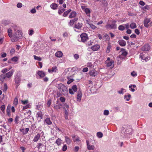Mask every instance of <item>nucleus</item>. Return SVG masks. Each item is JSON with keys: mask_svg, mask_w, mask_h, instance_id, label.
<instances>
[{"mask_svg": "<svg viewBox=\"0 0 152 152\" xmlns=\"http://www.w3.org/2000/svg\"><path fill=\"white\" fill-rule=\"evenodd\" d=\"M58 88L64 95H67L68 94V90L66 86L64 84L62 83L58 84Z\"/></svg>", "mask_w": 152, "mask_h": 152, "instance_id": "obj_1", "label": "nucleus"}, {"mask_svg": "<svg viewBox=\"0 0 152 152\" xmlns=\"http://www.w3.org/2000/svg\"><path fill=\"white\" fill-rule=\"evenodd\" d=\"M14 37V41H16L18 39H21L22 37V33L20 31L18 30L13 35Z\"/></svg>", "mask_w": 152, "mask_h": 152, "instance_id": "obj_2", "label": "nucleus"}, {"mask_svg": "<svg viewBox=\"0 0 152 152\" xmlns=\"http://www.w3.org/2000/svg\"><path fill=\"white\" fill-rule=\"evenodd\" d=\"M8 137L7 134L1 135L0 134V143L2 144H4L8 140Z\"/></svg>", "mask_w": 152, "mask_h": 152, "instance_id": "obj_3", "label": "nucleus"}, {"mask_svg": "<svg viewBox=\"0 0 152 152\" xmlns=\"http://www.w3.org/2000/svg\"><path fill=\"white\" fill-rule=\"evenodd\" d=\"M82 42H85L88 39L87 35L85 33H82L80 35Z\"/></svg>", "mask_w": 152, "mask_h": 152, "instance_id": "obj_4", "label": "nucleus"}, {"mask_svg": "<svg viewBox=\"0 0 152 152\" xmlns=\"http://www.w3.org/2000/svg\"><path fill=\"white\" fill-rule=\"evenodd\" d=\"M21 81V79H20V76H18V75H17L15 77V83L18 84L17 85V88L18 87V86L19 85V84L20 82Z\"/></svg>", "mask_w": 152, "mask_h": 152, "instance_id": "obj_5", "label": "nucleus"}, {"mask_svg": "<svg viewBox=\"0 0 152 152\" xmlns=\"http://www.w3.org/2000/svg\"><path fill=\"white\" fill-rule=\"evenodd\" d=\"M89 74L91 76L95 77L98 74V72L95 69H93L89 71Z\"/></svg>", "mask_w": 152, "mask_h": 152, "instance_id": "obj_6", "label": "nucleus"}, {"mask_svg": "<svg viewBox=\"0 0 152 152\" xmlns=\"http://www.w3.org/2000/svg\"><path fill=\"white\" fill-rule=\"evenodd\" d=\"M87 144V148L89 150H93L95 148V147L93 145H90L89 144V142L88 140H86Z\"/></svg>", "mask_w": 152, "mask_h": 152, "instance_id": "obj_7", "label": "nucleus"}, {"mask_svg": "<svg viewBox=\"0 0 152 152\" xmlns=\"http://www.w3.org/2000/svg\"><path fill=\"white\" fill-rule=\"evenodd\" d=\"M14 72V70L13 69H12L10 71L5 74L6 78H9L11 77Z\"/></svg>", "mask_w": 152, "mask_h": 152, "instance_id": "obj_8", "label": "nucleus"}, {"mask_svg": "<svg viewBox=\"0 0 152 152\" xmlns=\"http://www.w3.org/2000/svg\"><path fill=\"white\" fill-rule=\"evenodd\" d=\"M106 28H107L115 29L116 28V25L114 23L111 24H108L106 26Z\"/></svg>", "mask_w": 152, "mask_h": 152, "instance_id": "obj_9", "label": "nucleus"}, {"mask_svg": "<svg viewBox=\"0 0 152 152\" xmlns=\"http://www.w3.org/2000/svg\"><path fill=\"white\" fill-rule=\"evenodd\" d=\"M151 20L150 19L146 18L144 20V26L148 28L149 27V25L148 23L150 22Z\"/></svg>", "mask_w": 152, "mask_h": 152, "instance_id": "obj_10", "label": "nucleus"}, {"mask_svg": "<svg viewBox=\"0 0 152 152\" xmlns=\"http://www.w3.org/2000/svg\"><path fill=\"white\" fill-rule=\"evenodd\" d=\"M63 141L59 138H58L57 139L55 143L57 144V145L58 146H61V144L63 143Z\"/></svg>", "mask_w": 152, "mask_h": 152, "instance_id": "obj_11", "label": "nucleus"}, {"mask_svg": "<svg viewBox=\"0 0 152 152\" xmlns=\"http://www.w3.org/2000/svg\"><path fill=\"white\" fill-rule=\"evenodd\" d=\"M29 130V129L28 128H27L24 129H20V132H22L23 135H25L27 134Z\"/></svg>", "mask_w": 152, "mask_h": 152, "instance_id": "obj_12", "label": "nucleus"}, {"mask_svg": "<svg viewBox=\"0 0 152 152\" xmlns=\"http://www.w3.org/2000/svg\"><path fill=\"white\" fill-rule=\"evenodd\" d=\"M40 137V135L38 133L34 137L33 141L34 142H37L39 140Z\"/></svg>", "mask_w": 152, "mask_h": 152, "instance_id": "obj_13", "label": "nucleus"}, {"mask_svg": "<svg viewBox=\"0 0 152 152\" xmlns=\"http://www.w3.org/2000/svg\"><path fill=\"white\" fill-rule=\"evenodd\" d=\"M63 55V53L61 51H58L55 54V56L58 58H61Z\"/></svg>", "mask_w": 152, "mask_h": 152, "instance_id": "obj_14", "label": "nucleus"}, {"mask_svg": "<svg viewBox=\"0 0 152 152\" xmlns=\"http://www.w3.org/2000/svg\"><path fill=\"white\" fill-rule=\"evenodd\" d=\"M100 48V46L98 45H96L91 47V49L94 51L98 50Z\"/></svg>", "mask_w": 152, "mask_h": 152, "instance_id": "obj_15", "label": "nucleus"}, {"mask_svg": "<svg viewBox=\"0 0 152 152\" xmlns=\"http://www.w3.org/2000/svg\"><path fill=\"white\" fill-rule=\"evenodd\" d=\"M105 62L107 64V66H112L114 65V62L113 60H111L110 61L108 62V61H106Z\"/></svg>", "mask_w": 152, "mask_h": 152, "instance_id": "obj_16", "label": "nucleus"}, {"mask_svg": "<svg viewBox=\"0 0 152 152\" xmlns=\"http://www.w3.org/2000/svg\"><path fill=\"white\" fill-rule=\"evenodd\" d=\"M118 43L121 46H124L126 45V42L123 40H119L118 42Z\"/></svg>", "mask_w": 152, "mask_h": 152, "instance_id": "obj_17", "label": "nucleus"}, {"mask_svg": "<svg viewBox=\"0 0 152 152\" xmlns=\"http://www.w3.org/2000/svg\"><path fill=\"white\" fill-rule=\"evenodd\" d=\"M65 142L67 144H70L72 141V140L67 136H65Z\"/></svg>", "mask_w": 152, "mask_h": 152, "instance_id": "obj_18", "label": "nucleus"}, {"mask_svg": "<svg viewBox=\"0 0 152 152\" xmlns=\"http://www.w3.org/2000/svg\"><path fill=\"white\" fill-rule=\"evenodd\" d=\"M82 94L80 91L78 92L77 99V101H80L81 99Z\"/></svg>", "mask_w": 152, "mask_h": 152, "instance_id": "obj_19", "label": "nucleus"}, {"mask_svg": "<svg viewBox=\"0 0 152 152\" xmlns=\"http://www.w3.org/2000/svg\"><path fill=\"white\" fill-rule=\"evenodd\" d=\"M57 67H52L51 69H48V72L50 73L56 72L57 70Z\"/></svg>", "mask_w": 152, "mask_h": 152, "instance_id": "obj_20", "label": "nucleus"}, {"mask_svg": "<svg viewBox=\"0 0 152 152\" xmlns=\"http://www.w3.org/2000/svg\"><path fill=\"white\" fill-rule=\"evenodd\" d=\"M150 49V47L148 45H145L142 48V50L145 51H148Z\"/></svg>", "mask_w": 152, "mask_h": 152, "instance_id": "obj_21", "label": "nucleus"}, {"mask_svg": "<svg viewBox=\"0 0 152 152\" xmlns=\"http://www.w3.org/2000/svg\"><path fill=\"white\" fill-rule=\"evenodd\" d=\"M77 13L75 11H73L70 14L69 17L70 18H72L75 17Z\"/></svg>", "mask_w": 152, "mask_h": 152, "instance_id": "obj_22", "label": "nucleus"}, {"mask_svg": "<svg viewBox=\"0 0 152 152\" xmlns=\"http://www.w3.org/2000/svg\"><path fill=\"white\" fill-rule=\"evenodd\" d=\"M37 117L41 119H42L43 118V115L42 112L39 111L37 113Z\"/></svg>", "mask_w": 152, "mask_h": 152, "instance_id": "obj_23", "label": "nucleus"}, {"mask_svg": "<svg viewBox=\"0 0 152 152\" xmlns=\"http://www.w3.org/2000/svg\"><path fill=\"white\" fill-rule=\"evenodd\" d=\"M84 12L88 16H90L91 13V10L90 9L86 8L85 9Z\"/></svg>", "mask_w": 152, "mask_h": 152, "instance_id": "obj_24", "label": "nucleus"}, {"mask_svg": "<svg viewBox=\"0 0 152 152\" xmlns=\"http://www.w3.org/2000/svg\"><path fill=\"white\" fill-rule=\"evenodd\" d=\"M78 20V19L77 18H74L73 20H70L69 24L70 25V26H72L73 25L74 22L77 21Z\"/></svg>", "mask_w": 152, "mask_h": 152, "instance_id": "obj_25", "label": "nucleus"}, {"mask_svg": "<svg viewBox=\"0 0 152 152\" xmlns=\"http://www.w3.org/2000/svg\"><path fill=\"white\" fill-rule=\"evenodd\" d=\"M37 73L38 75L41 77H43L45 75V74L44 72L41 71L38 72Z\"/></svg>", "mask_w": 152, "mask_h": 152, "instance_id": "obj_26", "label": "nucleus"}, {"mask_svg": "<svg viewBox=\"0 0 152 152\" xmlns=\"http://www.w3.org/2000/svg\"><path fill=\"white\" fill-rule=\"evenodd\" d=\"M6 77L5 74H1L0 75V80L1 82H3L4 80L6 78Z\"/></svg>", "mask_w": 152, "mask_h": 152, "instance_id": "obj_27", "label": "nucleus"}, {"mask_svg": "<svg viewBox=\"0 0 152 152\" xmlns=\"http://www.w3.org/2000/svg\"><path fill=\"white\" fill-rule=\"evenodd\" d=\"M82 27V23H77L75 25V27L78 29H80Z\"/></svg>", "mask_w": 152, "mask_h": 152, "instance_id": "obj_28", "label": "nucleus"}, {"mask_svg": "<svg viewBox=\"0 0 152 152\" xmlns=\"http://www.w3.org/2000/svg\"><path fill=\"white\" fill-rule=\"evenodd\" d=\"M45 122L48 125H50L52 124V122L49 118H47L45 120Z\"/></svg>", "mask_w": 152, "mask_h": 152, "instance_id": "obj_29", "label": "nucleus"}, {"mask_svg": "<svg viewBox=\"0 0 152 152\" xmlns=\"http://www.w3.org/2000/svg\"><path fill=\"white\" fill-rule=\"evenodd\" d=\"M51 7L53 9H56L57 7V5L55 3H53L50 5Z\"/></svg>", "mask_w": 152, "mask_h": 152, "instance_id": "obj_30", "label": "nucleus"}, {"mask_svg": "<svg viewBox=\"0 0 152 152\" xmlns=\"http://www.w3.org/2000/svg\"><path fill=\"white\" fill-rule=\"evenodd\" d=\"M101 4L104 6H105L107 5V2L105 0H99Z\"/></svg>", "mask_w": 152, "mask_h": 152, "instance_id": "obj_31", "label": "nucleus"}, {"mask_svg": "<svg viewBox=\"0 0 152 152\" xmlns=\"http://www.w3.org/2000/svg\"><path fill=\"white\" fill-rule=\"evenodd\" d=\"M18 99L16 97L15 98L13 101V104L15 106H16L18 104Z\"/></svg>", "mask_w": 152, "mask_h": 152, "instance_id": "obj_32", "label": "nucleus"}, {"mask_svg": "<svg viewBox=\"0 0 152 152\" xmlns=\"http://www.w3.org/2000/svg\"><path fill=\"white\" fill-rule=\"evenodd\" d=\"M146 56V54H145L143 53H141L140 54V58H141L142 60H144V59L145 58V57Z\"/></svg>", "mask_w": 152, "mask_h": 152, "instance_id": "obj_33", "label": "nucleus"}, {"mask_svg": "<svg viewBox=\"0 0 152 152\" xmlns=\"http://www.w3.org/2000/svg\"><path fill=\"white\" fill-rule=\"evenodd\" d=\"M71 11V10L69 9L68 10L65 12L63 14V16L64 17L66 16Z\"/></svg>", "mask_w": 152, "mask_h": 152, "instance_id": "obj_34", "label": "nucleus"}, {"mask_svg": "<svg viewBox=\"0 0 152 152\" xmlns=\"http://www.w3.org/2000/svg\"><path fill=\"white\" fill-rule=\"evenodd\" d=\"M8 34L9 37H11L12 36V30L10 29H9L8 30Z\"/></svg>", "mask_w": 152, "mask_h": 152, "instance_id": "obj_35", "label": "nucleus"}, {"mask_svg": "<svg viewBox=\"0 0 152 152\" xmlns=\"http://www.w3.org/2000/svg\"><path fill=\"white\" fill-rule=\"evenodd\" d=\"M130 27L132 29L136 27V24L134 23H132L130 24Z\"/></svg>", "mask_w": 152, "mask_h": 152, "instance_id": "obj_36", "label": "nucleus"}, {"mask_svg": "<svg viewBox=\"0 0 152 152\" xmlns=\"http://www.w3.org/2000/svg\"><path fill=\"white\" fill-rule=\"evenodd\" d=\"M130 97L131 95L130 94L124 96V98L127 101H128L130 100Z\"/></svg>", "mask_w": 152, "mask_h": 152, "instance_id": "obj_37", "label": "nucleus"}, {"mask_svg": "<svg viewBox=\"0 0 152 152\" xmlns=\"http://www.w3.org/2000/svg\"><path fill=\"white\" fill-rule=\"evenodd\" d=\"M118 28L120 30L123 31L125 29V27L123 25H121L119 26Z\"/></svg>", "mask_w": 152, "mask_h": 152, "instance_id": "obj_38", "label": "nucleus"}, {"mask_svg": "<svg viewBox=\"0 0 152 152\" xmlns=\"http://www.w3.org/2000/svg\"><path fill=\"white\" fill-rule=\"evenodd\" d=\"M97 135L98 137L101 138L102 137L103 134L102 132H99L97 133Z\"/></svg>", "mask_w": 152, "mask_h": 152, "instance_id": "obj_39", "label": "nucleus"}, {"mask_svg": "<svg viewBox=\"0 0 152 152\" xmlns=\"http://www.w3.org/2000/svg\"><path fill=\"white\" fill-rule=\"evenodd\" d=\"M71 89H72L74 91H76L77 89L76 86V85H74L72 86Z\"/></svg>", "mask_w": 152, "mask_h": 152, "instance_id": "obj_40", "label": "nucleus"}, {"mask_svg": "<svg viewBox=\"0 0 152 152\" xmlns=\"http://www.w3.org/2000/svg\"><path fill=\"white\" fill-rule=\"evenodd\" d=\"M65 10V9H64V8H61L58 11V13L61 15V13L64 12Z\"/></svg>", "mask_w": 152, "mask_h": 152, "instance_id": "obj_41", "label": "nucleus"}, {"mask_svg": "<svg viewBox=\"0 0 152 152\" xmlns=\"http://www.w3.org/2000/svg\"><path fill=\"white\" fill-rule=\"evenodd\" d=\"M34 59L40 61H41L42 60V58H41L37 56H34Z\"/></svg>", "mask_w": 152, "mask_h": 152, "instance_id": "obj_42", "label": "nucleus"}, {"mask_svg": "<svg viewBox=\"0 0 152 152\" xmlns=\"http://www.w3.org/2000/svg\"><path fill=\"white\" fill-rule=\"evenodd\" d=\"M67 147L66 145H64L62 148V151H65L67 149Z\"/></svg>", "mask_w": 152, "mask_h": 152, "instance_id": "obj_43", "label": "nucleus"}, {"mask_svg": "<svg viewBox=\"0 0 152 152\" xmlns=\"http://www.w3.org/2000/svg\"><path fill=\"white\" fill-rule=\"evenodd\" d=\"M150 7L148 5H146L145 6V7H144L142 8V9L143 10H148L149 9Z\"/></svg>", "mask_w": 152, "mask_h": 152, "instance_id": "obj_44", "label": "nucleus"}, {"mask_svg": "<svg viewBox=\"0 0 152 152\" xmlns=\"http://www.w3.org/2000/svg\"><path fill=\"white\" fill-rule=\"evenodd\" d=\"M18 58L16 56H15L11 59V60L13 61L16 62L17 61Z\"/></svg>", "mask_w": 152, "mask_h": 152, "instance_id": "obj_45", "label": "nucleus"}, {"mask_svg": "<svg viewBox=\"0 0 152 152\" xmlns=\"http://www.w3.org/2000/svg\"><path fill=\"white\" fill-rule=\"evenodd\" d=\"M110 48H111L110 45H109L107 48V51H106L107 53H108L110 52Z\"/></svg>", "mask_w": 152, "mask_h": 152, "instance_id": "obj_46", "label": "nucleus"}, {"mask_svg": "<svg viewBox=\"0 0 152 152\" xmlns=\"http://www.w3.org/2000/svg\"><path fill=\"white\" fill-rule=\"evenodd\" d=\"M104 114L105 115H107L109 114V112L107 110H105L104 111Z\"/></svg>", "mask_w": 152, "mask_h": 152, "instance_id": "obj_47", "label": "nucleus"}, {"mask_svg": "<svg viewBox=\"0 0 152 152\" xmlns=\"http://www.w3.org/2000/svg\"><path fill=\"white\" fill-rule=\"evenodd\" d=\"M29 105H30L29 104H28L26 105V106L23 107V110H24L26 109H27L28 108H29Z\"/></svg>", "mask_w": 152, "mask_h": 152, "instance_id": "obj_48", "label": "nucleus"}, {"mask_svg": "<svg viewBox=\"0 0 152 152\" xmlns=\"http://www.w3.org/2000/svg\"><path fill=\"white\" fill-rule=\"evenodd\" d=\"M61 105L62 106H63L64 105V107H65L66 108L68 109L69 108V105L66 103H64L62 104Z\"/></svg>", "mask_w": 152, "mask_h": 152, "instance_id": "obj_49", "label": "nucleus"}, {"mask_svg": "<svg viewBox=\"0 0 152 152\" xmlns=\"http://www.w3.org/2000/svg\"><path fill=\"white\" fill-rule=\"evenodd\" d=\"M54 109L57 110L60 109V107L59 105H54Z\"/></svg>", "mask_w": 152, "mask_h": 152, "instance_id": "obj_50", "label": "nucleus"}, {"mask_svg": "<svg viewBox=\"0 0 152 152\" xmlns=\"http://www.w3.org/2000/svg\"><path fill=\"white\" fill-rule=\"evenodd\" d=\"M104 37L107 40H109L110 39V37L107 34H105L104 36Z\"/></svg>", "mask_w": 152, "mask_h": 152, "instance_id": "obj_51", "label": "nucleus"}, {"mask_svg": "<svg viewBox=\"0 0 152 152\" xmlns=\"http://www.w3.org/2000/svg\"><path fill=\"white\" fill-rule=\"evenodd\" d=\"M1 54L2 58H4L7 56V54L5 53H1Z\"/></svg>", "mask_w": 152, "mask_h": 152, "instance_id": "obj_52", "label": "nucleus"}, {"mask_svg": "<svg viewBox=\"0 0 152 152\" xmlns=\"http://www.w3.org/2000/svg\"><path fill=\"white\" fill-rule=\"evenodd\" d=\"M11 69V68H10L9 70H8L7 68H5L4 69L2 70L1 72L3 73H5L7 71L10 70Z\"/></svg>", "mask_w": 152, "mask_h": 152, "instance_id": "obj_53", "label": "nucleus"}, {"mask_svg": "<svg viewBox=\"0 0 152 152\" xmlns=\"http://www.w3.org/2000/svg\"><path fill=\"white\" fill-rule=\"evenodd\" d=\"M131 75L133 77H134L137 75V73L134 71H133L131 73Z\"/></svg>", "mask_w": 152, "mask_h": 152, "instance_id": "obj_54", "label": "nucleus"}, {"mask_svg": "<svg viewBox=\"0 0 152 152\" xmlns=\"http://www.w3.org/2000/svg\"><path fill=\"white\" fill-rule=\"evenodd\" d=\"M51 104V100L50 99L47 102V105L48 107H50Z\"/></svg>", "mask_w": 152, "mask_h": 152, "instance_id": "obj_55", "label": "nucleus"}, {"mask_svg": "<svg viewBox=\"0 0 152 152\" xmlns=\"http://www.w3.org/2000/svg\"><path fill=\"white\" fill-rule=\"evenodd\" d=\"M60 101L62 102H64L65 101V99L64 97H61L60 98Z\"/></svg>", "mask_w": 152, "mask_h": 152, "instance_id": "obj_56", "label": "nucleus"}, {"mask_svg": "<svg viewBox=\"0 0 152 152\" xmlns=\"http://www.w3.org/2000/svg\"><path fill=\"white\" fill-rule=\"evenodd\" d=\"M1 110L2 111H4L5 109V105H3L1 106L0 107Z\"/></svg>", "mask_w": 152, "mask_h": 152, "instance_id": "obj_57", "label": "nucleus"}, {"mask_svg": "<svg viewBox=\"0 0 152 152\" xmlns=\"http://www.w3.org/2000/svg\"><path fill=\"white\" fill-rule=\"evenodd\" d=\"M89 25L93 29H95L96 28V27L92 24H90Z\"/></svg>", "mask_w": 152, "mask_h": 152, "instance_id": "obj_58", "label": "nucleus"}, {"mask_svg": "<svg viewBox=\"0 0 152 152\" xmlns=\"http://www.w3.org/2000/svg\"><path fill=\"white\" fill-rule=\"evenodd\" d=\"M36 128V125L35 124H33L31 125V128L33 130H34Z\"/></svg>", "mask_w": 152, "mask_h": 152, "instance_id": "obj_59", "label": "nucleus"}, {"mask_svg": "<svg viewBox=\"0 0 152 152\" xmlns=\"http://www.w3.org/2000/svg\"><path fill=\"white\" fill-rule=\"evenodd\" d=\"M150 59V58L149 56H146L145 57V58L144 59V60H145V61H148Z\"/></svg>", "mask_w": 152, "mask_h": 152, "instance_id": "obj_60", "label": "nucleus"}, {"mask_svg": "<svg viewBox=\"0 0 152 152\" xmlns=\"http://www.w3.org/2000/svg\"><path fill=\"white\" fill-rule=\"evenodd\" d=\"M42 145V144L41 143H39L37 144V147L39 149L41 148Z\"/></svg>", "mask_w": 152, "mask_h": 152, "instance_id": "obj_61", "label": "nucleus"}, {"mask_svg": "<svg viewBox=\"0 0 152 152\" xmlns=\"http://www.w3.org/2000/svg\"><path fill=\"white\" fill-rule=\"evenodd\" d=\"M140 4L142 6H144L145 5V3L142 1H140L139 2Z\"/></svg>", "mask_w": 152, "mask_h": 152, "instance_id": "obj_62", "label": "nucleus"}, {"mask_svg": "<svg viewBox=\"0 0 152 152\" xmlns=\"http://www.w3.org/2000/svg\"><path fill=\"white\" fill-rule=\"evenodd\" d=\"M31 12L32 13H34L36 12V10L35 8L32 9V10H31Z\"/></svg>", "mask_w": 152, "mask_h": 152, "instance_id": "obj_63", "label": "nucleus"}, {"mask_svg": "<svg viewBox=\"0 0 152 152\" xmlns=\"http://www.w3.org/2000/svg\"><path fill=\"white\" fill-rule=\"evenodd\" d=\"M73 81H74V80L73 79H71L70 80H69L67 82V83L68 84H70L72 82H73Z\"/></svg>", "mask_w": 152, "mask_h": 152, "instance_id": "obj_64", "label": "nucleus"}]
</instances>
